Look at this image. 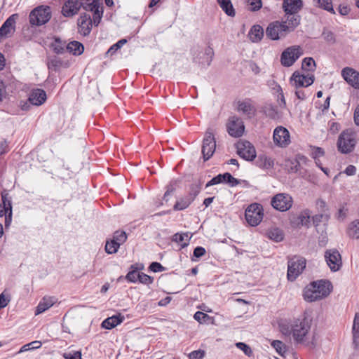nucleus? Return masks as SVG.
I'll return each instance as SVG.
<instances>
[{
  "label": "nucleus",
  "mask_w": 359,
  "mask_h": 359,
  "mask_svg": "<svg viewBox=\"0 0 359 359\" xmlns=\"http://www.w3.org/2000/svg\"><path fill=\"white\" fill-rule=\"evenodd\" d=\"M332 289V284L328 280L313 281L305 287L303 294L304 299L309 302L321 299L328 296Z\"/></svg>",
  "instance_id": "obj_1"
},
{
  "label": "nucleus",
  "mask_w": 359,
  "mask_h": 359,
  "mask_svg": "<svg viewBox=\"0 0 359 359\" xmlns=\"http://www.w3.org/2000/svg\"><path fill=\"white\" fill-rule=\"evenodd\" d=\"M51 18L50 8L48 6H39L29 13V20L32 26H41L47 23Z\"/></svg>",
  "instance_id": "obj_2"
},
{
  "label": "nucleus",
  "mask_w": 359,
  "mask_h": 359,
  "mask_svg": "<svg viewBox=\"0 0 359 359\" xmlns=\"http://www.w3.org/2000/svg\"><path fill=\"white\" fill-rule=\"evenodd\" d=\"M306 259L301 257H294L288 260L287 278L290 281H294L302 273L306 267Z\"/></svg>",
  "instance_id": "obj_3"
},
{
  "label": "nucleus",
  "mask_w": 359,
  "mask_h": 359,
  "mask_svg": "<svg viewBox=\"0 0 359 359\" xmlns=\"http://www.w3.org/2000/svg\"><path fill=\"white\" fill-rule=\"evenodd\" d=\"M356 144L354 134L347 130L343 131L337 140L338 150L342 154L351 153Z\"/></svg>",
  "instance_id": "obj_4"
},
{
  "label": "nucleus",
  "mask_w": 359,
  "mask_h": 359,
  "mask_svg": "<svg viewBox=\"0 0 359 359\" xmlns=\"http://www.w3.org/2000/svg\"><path fill=\"white\" fill-rule=\"evenodd\" d=\"M264 210L259 203H252L245 210V217L252 226H257L263 219Z\"/></svg>",
  "instance_id": "obj_5"
},
{
  "label": "nucleus",
  "mask_w": 359,
  "mask_h": 359,
  "mask_svg": "<svg viewBox=\"0 0 359 359\" xmlns=\"http://www.w3.org/2000/svg\"><path fill=\"white\" fill-rule=\"evenodd\" d=\"M288 29L285 23L274 21L269 24L266 29V35L271 40H278L288 34Z\"/></svg>",
  "instance_id": "obj_6"
},
{
  "label": "nucleus",
  "mask_w": 359,
  "mask_h": 359,
  "mask_svg": "<svg viewBox=\"0 0 359 359\" xmlns=\"http://www.w3.org/2000/svg\"><path fill=\"white\" fill-rule=\"evenodd\" d=\"M216 149V142L211 129H208L205 132L203 140L201 152L204 161H208L213 155Z\"/></svg>",
  "instance_id": "obj_7"
},
{
  "label": "nucleus",
  "mask_w": 359,
  "mask_h": 359,
  "mask_svg": "<svg viewBox=\"0 0 359 359\" xmlns=\"http://www.w3.org/2000/svg\"><path fill=\"white\" fill-rule=\"evenodd\" d=\"M271 204L272 207L280 212L288 210L293 204L292 196L285 193L276 194L271 199Z\"/></svg>",
  "instance_id": "obj_8"
},
{
  "label": "nucleus",
  "mask_w": 359,
  "mask_h": 359,
  "mask_svg": "<svg viewBox=\"0 0 359 359\" xmlns=\"http://www.w3.org/2000/svg\"><path fill=\"white\" fill-rule=\"evenodd\" d=\"M302 55L299 46H291L286 48L281 54L280 62L283 66L289 67Z\"/></svg>",
  "instance_id": "obj_9"
},
{
  "label": "nucleus",
  "mask_w": 359,
  "mask_h": 359,
  "mask_svg": "<svg viewBox=\"0 0 359 359\" xmlns=\"http://www.w3.org/2000/svg\"><path fill=\"white\" fill-rule=\"evenodd\" d=\"M273 140L276 146L285 148L290 143V133L285 127L278 126L273 131Z\"/></svg>",
  "instance_id": "obj_10"
},
{
  "label": "nucleus",
  "mask_w": 359,
  "mask_h": 359,
  "mask_svg": "<svg viewBox=\"0 0 359 359\" xmlns=\"http://www.w3.org/2000/svg\"><path fill=\"white\" fill-rule=\"evenodd\" d=\"M236 148L240 157L247 161H252L256 157L255 149L248 141H239L236 144Z\"/></svg>",
  "instance_id": "obj_11"
},
{
  "label": "nucleus",
  "mask_w": 359,
  "mask_h": 359,
  "mask_svg": "<svg viewBox=\"0 0 359 359\" xmlns=\"http://www.w3.org/2000/svg\"><path fill=\"white\" fill-rule=\"evenodd\" d=\"M310 329V326L305 320H297L294 321L292 325V336L297 343L304 341V338Z\"/></svg>",
  "instance_id": "obj_12"
},
{
  "label": "nucleus",
  "mask_w": 359,
  "mask_h": 359,
  "mask_svg": "<svg viewBox=\"0 0 359 359\" xmlns=\"http://www.w3.org/2000/svg\"><path fill=\"white\" fill-rule=\"evenodd\" d=\"M226 128L229 135L234 137H241L245 130L242 119L237 116H232L229 119Z\"/></svg>",
  "instance_id": "obj_13"
},
{
  "label": "nucleus",
  "mask_w": 359,
  "mask_h": 359,
  "mask_svg": "<svg viewBox=\"0 0 359 359\" xmlns=\"http://www.w3.org/2000/svg\"><path fill=\"white\" fill-rule=\"evenodd\" d=\"M314 76L308 74L307 75L300 74L298 72H294L290 78V83L295 88L308 87L313 84Z\"/></svg>",
  "instance_id": "obj_14"
},
{
  "label": "nucleus",
  "mask_w": 359,
  "mask_h": 359,
  "mask_svg": "<svg viewBox=\"0 0 359 359\" xmlns=\"http://www.w3.org/2000/svg\"><path fill=\"white\" fill-rule=\"evenodd\" d=\"M325 259L332 271L339 270L341 266V258L337 250H327L325 254Z\"/></svg>",
  "instance_id": "obj_15"
},
{
  "label": "nucleus",
  "mask_w": 359,
  "mask_h": 359,
  "mask_svg": "<svg viewBox=\"0 0 359 359\" xmlns=\"http://www.w3.org/2000/svg\"><path fill=\"white\" fill-rule=\"evenodd\" d=\"M18 14H13L9 16L0 27V36L8 37L15 32V21L18 18Z\"/></svg>",
  "instance_id": "obj_16"
},
{
  "label": "nucleus",
  "mask_w": 359,
  "mask_h": 359,
  "mask_svg": "<svg viewBox=\"0 0 359 359\" xmlns=\"http://www.w3.org/2000/svg\"><path fill=\"white\" fill-rule=\"evenodd\" d=\"M344 80L355 88H359V72L351 67H345L341 71Z\"/></svg>",
  "instance_id": "obj_17"
},
{
  "label": "nucleus",
  "mask_w": 359,
  "mask_h": 359,
  "mask_svg": "<svg viewBox=\"0 0 359 359\" xmlns=\"http://www.w3.org/2000/svg\"><path fill=\"white\" fill-rule=\"evenodd\" d=\"M79 32L86 36L88 35L91 31L92 20L89 14L86 13H81L78 19Z\"/></svg>",
  "instance_id": "obj_18"
},
{
  "label": "nucleus",
  "mask_w": 359,
  "mask_h": 359,
  "mask_svg": "<svg viewBox=\"0 0 359 359\" xmlns=\"http://www.w3.org/2000/svg\"><path fill=\"white\" fill-rule=\"evenodd\" d=\"M81 8L79 0H67L62 7V13L65 17H72L76 15Z\"/></svg>",
  "instance_id": "obj_19"
},
{
  "label": "nucleus",
  "mask_w": 359,
  "mask_h": 359,
  "mask_svg": "<svg viewBox=\"0 0 359 359\" xmlns=\"http://www.w3.org/2000/svg\"><path fill=\"white\" fill-rule=\"evenodd\" d=\"M303 7L302 0H283V9L285 14L299 13Z\"/></svg>",
  "instance_id": "obj_20"
},
{
  "label": "nucleus",
  "mask_w": 359,
  "mask_h": 359,
  "mask_svg": "<svg viewBox=\"0 0 359 359\" xmlns=\"http://www.w3.org/2000/svg\"><path fill=\"white\" fill-rule=\"evenodd\" d=\"M46 100V93L42 89L33 90L29 96L28 102L35 106L41 105Z\"/></svg>",
  "instance_id": "obj_21"
},
{
  "label": "nucleus",
  "mask_w": 359,
  "mask_h": 359,
  "mask_svg": "<svg viewBox=\"0 0 359 359\" xmlns=\"http://www.w3.org/2000/svg\"><path fill=\"white\" fill-rule=\"evenodd\" d=\"M286 20L282 21V23L287 25L288 33L292 32L299 24L301 21V16L298 13H294L292 14H285Z\"/></svg>",
  "instance_id": "obj_22"
},
{
  "label": "nucleus",
  "mask_w": 359,
  "mask_h": 359,
  "mask_svg": "<svg viewBox=\"0 0 359 359\" xmlns=\"http://www.w3.org/2000/svg\"><path fill=\"white\" fill-rule=\"evenodd\" d=\"M125 319L124 316L121 314L114 315L111 317L106 318L102 323V327L107 330H111L116 325L121 324Z\"/></svg>",
  "instance_id": "obj_23"
},
{
  "label": "nucleus",
  "mask_w": 359,
  "mask_h": 359,
  "mask_svg": "<svg viewBox=\"0 0 359 359\" xmlns=\"http://www.w3.org/2000/svg\"><path fill=\"white\" fill-rule=\"evenodd\" d=\"M69 66L67 61H63L57 56L50 58L48 62V69L53 72H58L61 67L67 68Z\"/></svg>",
  "instance_id": "obj_24"
},
{
  "label": "nucleus",
  "mask_w": 359,
  "mask_h": 359,
  "mask_svg": "<svg viewBox=\"0 0 359 359\" xmlns=\"http://www.w3.org/2000/svg\"><path fill=\"white\" fill-rule=\"evenodd\" d=\"M55 302V298L53 297H43L35 311V315H39L50 308Z\"/></svg>",
  "instance_id": "obj_25"
},
{
  "label": "nucleus",
  "mask_w": 359,
  "mask_h": 359,
  "mask_svg": "<svg viewBox=\"0 0 359 359\" xmlns=\"http://www.w3.org/2000/svg\"><path fill=\"white\" fill-rule=\"evenodd\" d=\"M262 112L268 118L273 120H277L281 118L282 114L278 110V107L276 105L271 104H266L262 108Z\"/></svg>",
  "instance_id": "obj_26"
},
{
  "label": "nucleus",
  "mask_w": 359,
  "mask_h": 359,
  "mask_svg": "<svg viewBox=\"0 0 359 359\" xmlns=\"http://www.w3.org/2000/svg\"><path fill=\"white\" fill-rule=\"evenodd\" d=\"M249 36L254 43L260 41L264 36L263 28L259 25H253L250 30Z\"/></svg>",
  "instance_id": "obj_27"
},
{
  "label": "nucleus",
  "mask_w": 359,
  "mask_h": 359,
  "mask_svg": "<svg viewBox=\"0 0 359 359\" xmlns=\"http://www.w3.org/2000/svg\"><path fill=\"white\" fill-rule=\"evenodd\" d=\"M66 49L74 55H80L84 51V46L81 43L73 41L67 45Z\"/></svg>",
  "instance_id": "obj_28"
},
{
  "label": "nucleus",
  "mask_w": 359,
  "mask_h": 359,
  "mask_svg": "<svg viewBox=\"0 0 359 359\" xmlns=\"http://www.w3.org/2000/svg\"><path fill=\"white\" fill-rule=\"evenodd\" d=\"M256 164L261 168L268 170L273 167L274 162L271 157H268L266 155H259L256 161Z\"/></svg>",
  "instance_id": "obj_29"
},
{
  "label": "nucleus",
  "mask_w": 359,
  "mask_h": 359,
  "mask_svg": "<svg viewBox=\"0 0 359 359\" xmlns=\"http://www.w3.org/2000/svg\"><path fill=\"white\" fill-rule=\"evenodd\" d=\"M238 109L250 117L254 115L255 111L254 106H252L248 101L239 102L238 103Z\"/></svg>",
  "instance_id": "obj_30"
},
{
  "label": "nucleus",
  "mask_w": 359,
  "mask_h": 359,
  "mask_svg": "<svg viewBox=\"0 0 359 359\" xmlns=\"http://www.w3.org/2000/svg\"><path fill=\"white\" fill-rule=\"evenodd\" d=\"M93 11H90L93 12V20L92 23H93L95 26H97L99 23L100 22V20L103 15V6H97L96 4L93 5Z\"/></svg>",
  "instance_id": "obj_31"
},
{
  "label": "nucleus",
  "mask_w": 359,
  "mask_h": 359,
  "mask_svg": "<svg viewBox=\"0 0 359 359\" xmlns=\"http://www.w3.org/2000/svg\"><path fill=\"white\" fill-rule=\"evenodd\" d=\"M217 1L227 15L231 17L235 15V10L230 0H217Z\"/></svg>",
  "instance_id": "obj_32"
},
{
  "label": "nucleus",
  "mask_w": 359,
  "mask_h": 359,
  "mask_svg": "<svg viewBox=\"0 0 359 359\" xmlns=\"http://www.w3.org/2000/svg\"><path fill=\"white\" fill-rule=\"evenodd\" d=\"M192 201L187 196L180 198L177 201L173 206V210L175 211L183 210L187 208L191 203Z\"/></svg>",
  "instance_id": "obj_33"
},
{
  "label": "nucleus",
  "mask_w": 359,
  "mask_h": 359,
  "mask_svg": "<svg viewBox=\"0 0 359 359\" xmlns=\"http://www.w3.org/2000/svg\"><path fill=\"white\" fill-rule=\"evenodd\" d=\"M298 225L309 226L311 223V212L309 210L306 209L300 212L297 217Z\"/></svg>",
  "instance_id": "obj_34"
},
{
  "label": "nucleus",
  "mask_w": 359,
  "mask_h": 359,
  "mask_svg": "<svg viewBox=\"0 0 359 359\" xmlns=\"http://www.w3.org/2000/svg\"><path fill=\"white\" fill-rule=\"evenodd\" d=\"M353 344L356 348H359V313L355 315L353 324Z\"/></svg>",
  "instance_id": "obj_35"
},
{
  "label": "nucleus",
  "mask_w": 359,
  "mask_h": 359,
  "mask_svg": "<svg viewBox=\"0 0 359 359\" xmlns=\"http://www.w3.org/2000/svg\"><path fill=\"white\" fill-rule=\"evenodd\" d=\"M202 182L201 180H198L193 183L189 188V194L187 196L191 199V201H194L198 194L200 193L201 189Z\"/></svg>",
  "instance_id": "obj_36"
},
{
  "label": "nucleus",
  "mask_w": 359,
  "mask_h": 359,
  "mask_svg": "<svg viewBox=\"0 0 359 359\" xmlns=\"http://www.w3.org/2000/svg\"><path fill=\"white\" fill-rule=\"evenodd\" d=\"M130 270L126 276V279L128 282L136 283L138 281L139 269H140L136 264L130 266Z\"/></svg>",
  "instance_id": "obj_37"
},
{
  "label": "nucleus",
  "mask_w": 359,
  "mask_h": 359,
  "mask_svg": "<svg viewBox=\"0 0 359 359\" xmlns=\"http://www.w3.org/2000/svg\"><path fill=\"white\" fill-rule=\"evenodd\" d=\"M189 238V233H176L172 236V241L178 243H182V247L184 248L189 245V243L187 242Z\"/></svg>",
  "instance_id": "obj_38"
},
{
  "label": "nucleus",
  "mask_w": 359,
  "mask_h": 359,
  "mask_svg": "<svg viewBox=\"0 0 359 359\" xmlns=\"http://www.w3.org/2000/svg\"><path fill=\"white\" fill-rule=\"evenodd\" d=\"M79 3L81 8L87 11H93V5H102V0H79Z\"/></svg>",
  "instance_id": "obj_39"
},
{
  "label": "nucleus",
  "mask_w": 359,
  "mask_h": 359,
  "mask_svg": "<svg viewBox=\"0 0 359 359\" xmlns=\"http://www.w3.org/2000/svg\"><path fill=\"white\" fill-rule=\"evenodd\" d=\"M50 47L57 54H62L65 51V42H63L60 38H55L54 42L50 45Z\"/></svg>",
  "instance_id": "obj_40"
},
{
  "label": "nucleus",
  "mask_w": 359,
  "mask_h": 359,
  "mask_svg": "<svg viewBox=\"0 0 359 359\" xmlns=\"http://www.w3.org/2000/svg\"><path fill=\"white\" fill-rule=\"evenodd\" d=\"M268 235L271 239L276 242L281 241L283 239V233L282 231L278 228H274L269 230Z\"/></svg>",
  "instance_id": "obj_41"
},
{
  "label": "nucleus",
  "mask_w": 359,
  "mask_h": 359,
  "mask_svg": "<svg viewBox=\"0 0 359 359\" xmlns=\"http://www.w3.org/2000/svg\"><path fill=\"white\" fill-rule=\"evenodd\" d=\"M315 2L318 4V6L323 8L324 10H326L332 13H335L333 6H332V0H313Z\"/></svg>",
  "instance_id": "obj_42"
},
{
  "label": "nucleus",
  "mask_w": 359,
  "mask_h": 359,
  "mask_svg": "<svg viewBox=\"0 0 359 359\" xmlns=\"http://www.w3.org/2000/svg\"><path fill=\"white\" fill-rule=\"evenodd\" d=\"M302 69L305 71H314L316 62L313 57H305L302 61Z\"/></svg>",
  "instance_id": "obj_43"
},
{
  "label": "nucleus",
  "mask_w": 359,
  "mask_h": 359,
  "mask_svg": "<svg viewBox=\"0 0 359 359\" xmlns=\"http://www.w3.org/2000/svg\"><path fill=\"white\" fill-rule=\"evenodd\" d=\"M222 183L229 184L230 187H236L239 184V180L233 177L229 172L222 174Z\"/></svg>",
  "instance_id": "obj_44"
},
{
  "label": "nucleus",
  "mask_w": 359,
  "mask_h": 359,
  "mask_svg": "<svg viewBox=\"0 0 359 359\" xmlns=\"http://www.w3.org/2000/svg\"><path fill=\"white\" fill-rule=\"evenodd\" d=\"M214 56L213 49L208 46L205 49L204 60L201 62L203 65L209 66Z\"/></svg>",
  "instance_id": "obj_45"
},
{
  "label": "nucleus",
  "mask_w": 359,
  "mask_h": 359,
  "mask_svg": "<svg viewBox=\"0 0 359 359\" xmlns=\"http://www.w3.org/2000/svg\"><path fill=\"white\" fill-rule=\"evenodd\" d=\"M179 183V180H172L166 187V191L163 196V199L167 201V197L171 195L176 189Z\"/></svg>",
  "instance_id": "obj_46"
},
{
  "label": "nucleus",
  "mask_w": 359,
  "mask_h": 359,
  "mask_svg": "<svg viewBox=\"0 0 359 359\" xmlns=\"http://www.w3.org/2000/svg\"><path fill=\"white\" fill-rule=\"evenodd\" d=\"M119 245L118 243H116L113 239L107 241V243L105 245V251L108 254H114L116 253L118 251V249L119 248Z\"/></svg>",
  "instance_id": "obj_47"
},
{
  "label": "nucleus",
  "mask_w": 359,
  "mask_h": 359,
  "mask_svg": "<svg viewBox=\"0 0 359 359\" xmlns=\"http://www.w3.org/2000/svg\"><path fill=\"white\" fill-rule=\"evenodd\" d=\"M329 215L327 214H318L313 217V224L315 226H318L322 222H327L329 220Z\"/></svg>",
  "instance_id": "obj_48"
},
{
  "label": "nucleus",
  "mask_w": 359,
  "mask_h": 359,
  "mask_svg": "<svg viewBox=\"0 0 359 359\" xmlns=\"http://www.w3.org/2000/svg\"><path fill=\"white\" fill-rule=\"evenodd\" d=\"M271 345L275 348L279 355H283V353L285 352L286 347L281 341L273 340Z\"/></svg>",
  "instance_id": "obj_49"
},
{
  "label": "nucleus",
  "mask_w": 359,
  "mask_h": 359,
  "mask_svg": "<svg viewBox=\"0 0 359 359\" xmlns=\"http://www.w3.org/2000/svg\"><path fill=\"white\" fill-rule=\"evenodd\" d=\"M127 43V40L126 39H122L119 40L118 42L112 45L107 52V54L114 55L116 50L120 49L125 43Z\"/></svg>",
  "instance_id": "obj_50"
},
{
  "label": "nucleus",
  "mask_w": 359,
  "mask_h": 359,
  "mask_svg": "<svg viewBox=\"0 0 359 359\" xmlns=\"http://www.w3.org/2000/svg\"><path fill=\"white\" fill-rule=\"evenodd\" d=\"M127 239V236L125 231H116L114 234L113 240L120 246Z\"/></svg>",
  "instance_id": "obj_51"
},
{
  "label": "nucleus",
  "mask_w": 359,
  "mask_h": 359,
  "mask_svg": "<svg viewBox=\"0 0 359 359\" xmlns=\"http://www.w3.org/2000/svg\"><path fill=\"white\" fill-rule=\"evenodd\" d=\"M349 236L354 238H359V220L352 223V226L349 230Z\"/></svg>",
  "instance_id": "obj_52"
},
{
  "label": "nucleus",
  "mask_w": 359,
  "mask_h": 359,
  "mask_svg": "<svg viewBox=\"0 0 359 359\" xmlns=\"http://www.w3.org/2000/svg\"><path fill=\"white\" fill-rule=\"evenodd\" d=\"M138 281L140 283L144 284V285H149L151 284L154 281V278L151 276L145 274L142 272H139L138 275Z\"/></svg>",
  "instance_id": "obj_53"
},
{
  "label": "nucleus",
  "mask_w": 359,
  "mask_h": 359,
  "mask_svg": "<svg viewBox=\"0 0 359 359\" xmlns=\"http://www.w3.org/2000/svg\"><path fill=\"white\" fill-rule=\"evenodd\" d=\"M247 4L250 6V10L251 11H257L262 6V0H246Z\"/></svg>",
  "instance_id": "obj_54"
},
{
  "label": "nucleus",
  "mask_w": 359,
  "mask_h": 359,
  "mask_svg": "<svg viewBox=\"0 0 359 359\" xmlns=\"http://www.w3.org/2000/svg\"><path fill=\"white\" fill-rule=\"evenodd\" d=\"M236 346L238 348L243 351L246 355L249 357L252 355V351L248 344L243 342H238L236 344Z\"/></svg>",
  "instance_id": "obj_55"
},
{
  "label": "nucleus",
  "mask_w": 359,
  "mask_h": 359,
  "mask_svg": "<svg viewBox=\"0 0 359 359\" xmlns=\"http://www.w3.org/2000/svg\"><path fill=\"white\" fill-rule=\"evenodd\" d=\"M205 355V352L203 350L198 349L191 351L189 354V359H203Z\"/></svg>",
  "instance_id": "obj_56"
},
{
  "label": "nucleus",
  "mask_w": 359,
  "mask_h": 359,
  "mask_svg": "<svg viewBox=\"0 0 359 359\" xmlns=\"http://www.w3.org/2000/svg\"><path fill=\"white\" fill-rule=\"evenodd\" d=\"M2 203L1 204L8 210H12V205L10 197L8 194H2L1 196Z\"/></svg>",
  "instance_id": "obj_57"
},
{
  "label": "nucleus",
  "mask_w": 359,
  "mask_h": 359,
  "mask_svg": "<svg viewBox=\"0 0 359 359\" xmlns=\"http://www.w3.org/2000/svg\"><path fill=\"white\" fill-rule=\"evenodd\" d=\"M312 148V154L311 156L314 159L319 158L321 156H323L325 152L321 147H311Z\"/></svg>",
  "instance_id": "obj_58"
},
{
  "label": "nucleus",
  "mask_w": 359,
  "mask_h": 359,
  "mask_svg": "<svg viewBox=\"0 0 359 359\" xmlns=\"http://www.w3.org/2000/svg\"><path fill=\"white\" fill-rule=\"evenodd\" d=\"M63 357L65 359H81V352L79 351L65 353Z\"/></svg>",
  "instance_id": "obj_59"
},
{
  "label": "nucleus",
  "mask_w": 359,
  "mask_h": 359,
  "mask_svg": "<svg viewBox=\"0 0 359 359\" xmlns=\"http://www.w3.org/2000/svg\"><path fill=\"white\" fill-rule=\"evenodd\" d=\"M194 318L198 323H202L205 322L206 319L209 318V316L203 312L197 311L195 313Z\"/></svg>",
  "instance_id": "obj_60"
},
{
  "label": "nucleus",
  "mask_w": 359,
  "mask_h": 359,
  "mask_svg": "<svg viewBox=\"0 0 359 359\" xmlns=\"http://www.w3.org/2000/svg\"><path fill=\"white\" fill-rule=\"evenodd\" d=\"M322 35L324 39L327 42L334 43L335 41L334 35L331 31L324 29Z\"/></svg>",
  "instance_id": "obj_61"
},
{
  "label": "nucleus",
  "mask_w": 359,
  "mask_h": 359,
  "mask_svg": "<svg viewBox=\"0 0 359 359\" xmlns=\"http://www.w3.org/2000/svg\"><path fill=\"white\" fill-rule=\"evenodd\" d=\"M222 174H219L210 180L205 185V187H209L213 185H216L222 183Z\"/></svg>",
  "instance_id": "obj_62"
},
{
  "label": "nucleus",
  "mask_w": 359,
  "mask_h": 359,
  "mask_svg": "<svg viewBox=\"0 0 359 359\" xmlns=\"http://www.w3.org/2000/svg\"><path fill=\"white\" fill-rule=\"evenodd\" d=\"M149 269L153 272H161L165 271V267H163L160 263L154 262L149 266Z\"/></svg>",
  "instance_id": "obj_63"
},
{
  "label": "nucleus",
  "mask_w": 359,
  "mask_h": 359,
  "mask_svg": "<svg viewBox=\"0 0 359 359\" xmlns=\"http://www.w3.org/2000/svg\"><path fill=\"white\" fill-rule=\"evenodd\" d=\"M205 249L203 247L198 246L194 249L193 256L196 258H200L205 254Z\"/></svg>",
  "instance_id": "obj_64"
}]
</instances>
